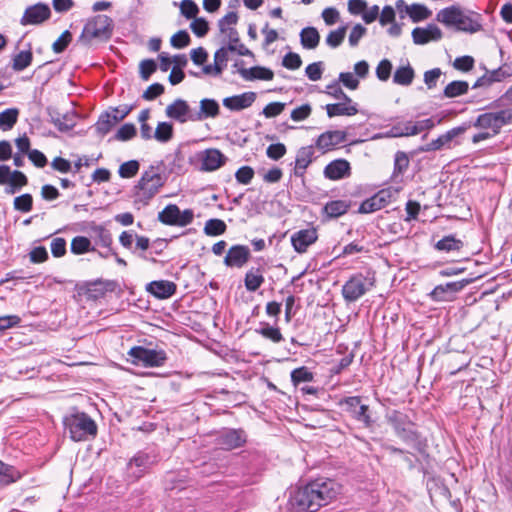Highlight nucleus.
I'll list each match as a JSON object with an SVG mask.
<instances>
[{"label":"nucleus","mask_w":512,"mask_h":512,"mask_svg":"<svg viewBox=\"0 0 512 512\" xmlns=\"http://www.w3.org/2000/svg\"><path fill=\"white\" fill-rule=\"evenodd\" d=\"M136 135V127L134 124L126 123L122 125L115 135V139L127 141Z\"/></svg>","instance_id":"61"},{"label":"nucleus","mask_w":512,"mask_h":512,"mask_svg":"<svg viewBox=\"0 0 512 512\" xmlns=\"http://www.w3.org/2000/svg\"><path fill=\"white\" fill-rule=\"evenodd\" d=\"M300 41L304 48L315 49L320 41V35L316 28L306 27L300 32Z\"/></svg>","instance_id":"31"},{"label":"nucleus","mask_w":512,"mask_h":512,"mask_svg":"<svg viewBox=\"0 0 512 512\" xmlns=\"http://www.w3.org/2000/svg\"><path fill=\"white\" fill-rule=\"evenodd\" d=\"M441 37V30L433 24H429L425 28L416 27L412 31L413 42L417 45H424L430 41H437L440 40Z\"/></svg>","instance_id":"21"},{"label":"nucleus","mask_w":512,"mask_h":512,"mask_svg":"<svg viewBox=\"0 0 512 512\" xmlns=\"http://www.w3.org/2000/svg\"><path fill=\"white\" fill-rule=\"evenodd\" d=\"M350 164L345 159L330 162L324 169V175L330 180H339L350 175Z\"/></svg>","instance_id":"23"},{"label":"nucleus","mask_w":512,"mask_h":512,"mask_svg":"<svg viewBox=\"0 0 512 512\" xmlns=\"http://www.w3.org/2000/svg\"><path fill=\"white\" fill-rule=\"evenodd\" d=\"M287 152L286 146L283 143L271 144L266 149V155L272 160H279Z\"/></svg>","instance_id":"60"},{"label":"nucleus","mask_w":512,"mask_h":512,"mask_svg":"<svg viewBox=\"0 0 512 512\" xmlns=\"http://www.w3.org/2000/svg\"><path fill=\"white\" fill-rule=\"evenodd\" d=\"M163 184V177L155 167L151 166L142 174L136 186L137 195L141 200L148 201L158 193Z\"/></svg>","instance_id":"6"},{"label":"nucleus","mask_w":512,"mask_h":512,"mask_svg":"<svg viewBox=\"0 0 512 512\" xmlns=\"http://www.w3.org/2000/svg\"><path fill=\"white\" fill-rule=\"evenodd\" d=\"M146 290L159 299L171 297L176 291V285L167 280H159L150 282Z\"/></svg>","instance_id":"27"},{"label":"nucleus","mask_w":512,"mask_h":512,"mask_svg":"<svg viewBox=\"0 0 512 512\" xmlns=\"http://www.w3.org/2000/svg\"><path fill=\"white\" fill-rule=\"evenodd\" d=\"M190 29L196 36L203 37L209 30L208 22L204 18H194L190 23Z\"/></svg>","instance_id":"63"},{"label":"nucleus","mask_w":512,"mask_h":512,"mask_svg":"<svg viewBox=\"0 0 512 512\" xmlns=\"http://www.w3.org/2000/svg\"><path fill=\"white\" fill-rule=\"evenodd\" d=\"M180 12L187 19L196 18L199 8L192 0H182L180 3Z\"/></svg>","instance_id":"55"},{"label":"nucleus","mask_w":512,"mask_h":512,"mask_svg":"<svg viewBox=\"0 0 512 512\" xmlns=\"http://www.w3.org/2000/svg\"><path fill=\"white\" fill-rule=\"evenodd\" d=\"M469 85L466 81H452L444 89V96L454 98L466 94Z\"/></svg>","instance_id":"40"},{"label":"nucleus","mask_w":512,"mask_h":512,"mask_svg":"<svg viewBox=\"0 0 512 512\" xmlns=\"http://www.w3.org/2000/svg\"><path fill=\"white\" fill-rule=\"evenodd\" d=\"M326 112L329 118L335 116H353L358 113L357 104L342 100V102L327 104Z\"/></svg>","instance_id":"28"},{"label":"nucleus","mask_w":512,"mask_h":512,"mask_svg":"<svg viewBox=\"0 0 512 512\" xmlns=\"http://www.w3.org/2000/svg\"><path fill=\"white\" fill-rule=\"evenodd\" d=\"M375 286L373 275L354 274L342 287V296L346 302H355Z\"/></svg>","instance_id":"5"},{"label":"nucleus","mask_w":512,"mask_h":512,"mask_svg":"<svg viewBox=\"0 0 512 512\" xmlns=\"http://www.w3.org/2000/svg\"><path fill=\"white\" fill-rule=\"evenodd\" d=\"M220 113V106L214 99L204 98L199 103V111L194 113L195 121H202L207 118H216Z\"/></svg>","instance_id":"26"},{"label":"nucleus","mask_w":512,"mask_h":512,"mask_svg":"<svg viewBox=\"0 0 512 512\" xmlns=\"http://www.w3.org/2000/svg\"><path fill=\"white\" fill-rule=\"evenodd\" d=\"M391 71V62L388 59H383L376 67V76L380 81H387L390 78Z\"/></svg>","instance_id":"59"},{"label":"nucleus","mask_w":512,"mask_h":512,"mask_svg":"<svg viewBox=\"0 0 512 512\" xmlns=\"http://www.w3.org/2000/svg\"><path fill=\"white\" fill-rule=\"evenodd\" d=\"M409 157L403 151H398L395 154L394 158V171L393 177L396 178L399 175H402L409 167Z\"/></svg>","instance_id":"47"},{"label":"nucleus","mask_w":512,"mask_h":512,"mask_svg":"<svg viewBox=\"0 0 512 512\" xmlns=\"http://www.w3.org/2000/svg\"><path fill=\"white\" fill-rule=\"evenodd\" d=\"M256 332L273 343H279L283 340L282 333L277 327H272L268 323H261V327Z\"/></svg>","instance_id":"43"},{"label":"nucleus","mask_w":512,"mask_h":512,"mask_svg":"<svg viewBox=\"0 0 512 512\" xmlns=\"http://www.w3.org/2000/svg\"><path fill=\"white\" fill-rule=\"evenodd\" d=\"M238 73L246 81L264 80L271 81L274 78V72L263 66H254L251 68H239Z\"/></svg>","instance_id":"24"},{"label":"nucleus","mask_w":512,"mask_h":512,"mask_svg":"<svg viewBox=\"0 0 512 512\" xmlns=\"http://www.w3.org/2000/svg\"><path fill=\"white\" fill-rule=\"evenodd\" d=\"M65 429L73 441H85L89 436H96L97 425L86 413H74L64 418Z\"/></svg>","instance_id":"3"},{"label":"nucleus","mask_w":512,"mask_h":512,"mask_svg":"<svg viewBox=\"0 0 512 512\" xmlns=\"http://www.w3.org/2000/svg\"><path fill=\"white\" fill-rule=\"evenodd\" d=\"M314 155L312 146L301 147L296 155L294 175L302 178L307 167L311 164Z\"/></svg>","instance_id":"25"},{"label":"nucleus","mask_w":512,"mask_h":512,"mask_svg":"<svg viewBox=\"0 0 512 512\" xmlns=\"http://www.w3.org/2000/svg\"><path fill=\"white\" fill-rule=\"evenodd\" d=\"M165 114L168 118L176 120L179 123H186L187 121L195 122L189 104L183 99H176L169 104L165 109Z\"/></svg>","instance_id":"11"},{"label":"nucleus","mask_w":512,"mask_h":512,"mask_svg":"<svg viewBox=\"0 0 512 512\" xmlns=\"http://www.w3.org/2000/svg\"><path fill=\"white\" fill-rule=\"evenodd\" d=\"M349 206L345 201H330L324 206V212L331 218H337L344 215Z\"/></svg>","instance_id":"39"},{"label":"nucleus","mask_w":512,"mask_h":512,"mask_svg":"<svg viewBox=\"0 0 512 512\" xmlns=\"http://www.w3.org/2000/svg\"><path fill=\"white\" fill-rule=\"evenodd\" d=\"M72 40V34L65 30L60 37L53 43L52 49L55 53L63 52Z\"/></svg>","instance_id":"64"},{"label":"nucleus","mask_w":512,"mask_h":512,"mask_svg":"<svg viewBox=\"0 0 512 512\" xmlns=\"http://www.w3.org/2000/svg\"><path fill=\"white\" fill-rule=\"evenodd\" d=\"M178 216L179 207L175 204H169L161 212H159L158 219L163 224L177 226Z\"/></svg>","instance_id":"34"},{"label":"nucleus","mask_w":512,"mask_h":512,"mask_svg":"<svg viewBox=\"0 0 512 512\" xmlns=\"http://www.w3.org/2000/svg\"><path fill=\"white\" fill-rule=\"evenodd\" d=\"M91 249V242L87 237L76 236L71 241V252L79 255L88 252Z\"/></svg>","instance_id":"49"},{"label":"nucleus","mask_w":512,"mask_h":512,"mask_svg":"<svg viewBox=\"0 0 512 512\" xmlns=\"http://www.w3.org/2000/svg\"><path fill=\"white\" fill-rule=\"evenodd\" d=\"M118 123L117 117L113 116L110 111L102 113L96 123V131L100 135H106Z\"/></svg>","instance_id":"33"},{"label":"nucleus","mask_w":512,"mask_h":512,"mask_svg":"<svg viewBox=\"0 0 512 512\" xmlns=\"http://www.w3.org/2000/svg\"><path fill=\"white\" fill-rule=\"evenodd\" d=\"M149 465V456L145 453L136 454L129 462V467L132 469L133 466L139 468V473L135 474L136 477H140L143 471Z\"/></svg>","instance_id":"57"},{"label":"nucleus","mask_w":512,"mask_h":512,"mask_svg":"<svg viewBox=\"0 0 512 512\" xmlns=\"http://www.w3.org/2000/svg\"><path fill=\"white\" fill-rule=\"evenodd\" d=\"M341 487L331 479H316L299 487L290 496V504L297 512H317L340 494Z\"/></svg>","instance_id":"1"},{"label":"nucleus","mask_w":512,"mask_h":512,"mask_svg":"<svg viewBox=\"0 0 512 512\" xmlns=\"http://www.w3.org/2000/svg\"><path fill=\"white\" fill-rule=\"evenodd\" d=\"M463 247V242L456 239L452 235L445 236L435 244V248L439 251H459Z\"/></svg>","instance_id":"37"},{"label":"nucleus","mask_w":512,"mask_h":512,"mask_svg":"<svg viewBox=\"0 0 512 512\" xmlns=\"http://www.w3.org/2000/svg\"><path fill=\"white\" fill-rule=\"evenodd\" d=\"M313 379V373L305 366L296 368L291 372V381L294 386H297L300 383L311 382Z\"/></svg>","instance_id":"44"},{"label":"nucleus","mask_w":512,"mask_h":512,"mask_svg":"<svg viewBox=\"0 0 512 512\" xmlns=\"http://www.w3.org/2000/svg\"><path fill=\"white\" fill-rule=\"evenodd\" d=\"M505 80L504 76H503V71H500V69H495V70H492L488 73H486L484 76H482L481 78H479L473 85V88H478V87H486V86H490L492 83L494 82H501Z\"/></svg>","instance_id":"41"},{"label":"nucleus","mask_w":512,"mask_h":512,"mask_svg":"<svg viewBox=\"0 0 512 512\" xmlns=\"http://www.w3.org/2000/svg\"><path fill=\"white\" fill-rule=\"evenodd\" d=\"M470 283V280H461L455 282H448L446 284L437 285L431 292V296L434 300L445 301L449 299L448 295H453L461 291L466 285Z\"/></svg>","instance_id":"19"},{"label":"nucleus","mask_w":512,"mask_h":512,"mask_svg":"<svg viewBox=\"0 0 512 512\" xmlns=\"http://www.w3.org/2000/svg\"><path fill=\"white\" fill-rule=\"evenodd\" d=\"M22 476L23 473L21 471L0 460V487L14 483L21 479Z\"/></svg>","instance_id":"30"},{"label":"nucleus","mask_w":512,"mask_h":512,"mask_svg":"<svg viewBox=\"0 0 512 512\" xmlns=\"http://www.w3.org/2000/svg\"><path fill=\"white\" fill-rule=\"evenodd\" d=\"M50 8L44 4H36L28 7L21 18L22 25L40 24L50 17Z\"/></svg>","instance_id":"14"},{"label":"nucleus","mask_w":512,"mask_h":512,"mask_svg":"<svg viewBox=\"0 0 512 512\" xmlns=\"http://www.w3.org/2000/svg\"><path fill=\"white\" fill-rule=\"evenodd\" d=\"M19 110L9 108L0 112V129L2 131L11 130L18 120Z\"/></svg>","instance_id":"35"},{"label":"nucleus","mask_w":512,"mask_h":512,"mask_svg":"<svg viewBox=\"0 0 512 512\" xmlns=\"http://www.w3.org/2000/svg\"><path fill=\"white\" fill-rule=\"evenodd\" d=\"M13 205L15 210L27 213L32 210L33 197L29 193L22 194L14 199Z\"/></svg>","instance_id":"50"},{"label":"nucleus","mask_w":512,"mask_h":512,"mask_svg":"<svg viewBox=\"0 0 512 512\" xmlns=\"http://www.w3.org/2000/svg\"><path fill=\"white\" fill-rule=\"evenodd\" d=\"M190 36L187 31L180 30L172 35L170 39V44L172 47L177 49H182L190 44Z\"/></svg>","instance_id":"56"},{"label":"nucleus","mask_w":512,"mask_h":512,"mask_svg":"<svg viewBox=\"0 0 512 512\" xmlns=\"http://www.w3.org/2000/svg\"><path fill=\"white\" fill-rule=\"evenodd\" d=\"M396 8L400 14H407L413 22H420L427 19L431 12L422 4L407 5L403 0L396 2ZM403 17V15H401Z\"/></svg>","instance_id":"16"},{"label":"nucleus","mask_w":512,"mask_h":512,"mask_svg":"<svg viewBox=\"0 0 512 512\" xmlns=\"http://www.w3.org/2000/svg\"><path fill=\"white\" fill-rule=\"evenodd\" d=\"M51 122L55 125V127L58 128L59 131L67 132L71 130L74 126V123L72 121V118L69 117V115H63L60 114L52 115L51 116Z\"/></svg>","instance_id":"53"},{"label":"nucleus","mask_w":512,"mask_h":512,"mask_svg":"<svg viewBox=\"0 0 512 512\" xmlns=\"http://www.w3.org/2000/svg\"><path fill=\"white\" fill-rule=\"evenodd\" d=\"M412 121L400 122L392 126L389 131L391 137H407L412 136Z\"/></svg>","instance_id":"54"},{"label":"nucleus","mask_w":512,"mask_h":512,"mask_svg":"<svg viewBox=\"0 0 512 512\" xmlns=\"http://www.w3.org/2000/svg\"><path fill=\"white\" fill-rule=\"evenodd\" d=\"M32 58L31 51H21L14 56L12 68L15 71H23L31 64Z\"/></svg>","instance_id":"48"},{"label":"nucleus","mask_w":512,"mask_h":512,"mask_svg":"<svg viewBox=\"0 0 512 512\" xmlns=\"http://www.w3.org/2000/svg\"><path fill=\"white\" fill-rule=\"evenodd\" d=\"M201 161V170L206 172L215 171L226 163V156L218 149L209 148L198 154Z\"/></svg>","instance_id":"10"},{"label":"nucleus","mask_w":512,"mask_h":512,"mask_svg":"<svg viewBox=\"0 0 512 512\" xmlns=\"http://www.w3.org/2000/svg\"><path fill=\"white\" fill-rule=\"evenodd\" d=\"M317 239V230L312 227L293 233L291 236V244L296 252L305 253L308 247L315 243Z\"/></svg>","instance_id":"12"},{"label":"nucleus","mask_w":512,"mask_h":512,"mask_svg":"<svg viewBox=\"0 0 512 512\" xmlns=\"http://www.w3.org/2000/svg\"><path fill=\"white\" fill-rule=\"evenodd\" d=\"M245 287L250 292H255L264 282V277L259 269H251L245 275Z\"/></svg>","instance_id":"36"},{"label":"nucleus","mask_w":512,"mask_h":512,"mask_svg":"<svg viewBox=\"0 0 512 512\" xmlns=\"http://www.w3.org/2000/svg\"><path fill=\"white\" fill-rule=\"evenodd\" d=\"M346 35V27H340L331 31L326 37V44L331 48H337L341 45Z\"/></svg>","instance_id":"52"},{"label":"nucleus","mask_w":512,"mask_h":512,"mask_svg":"<svg viewBox=\"0 0 512 512\" xmlns=\"http://www.w3.org/2000/svg\"><path fill=\"white\" fill-rule=\"evenodd\" d=\"M496 107L499 108L496 112L500 127L512 125V105L500 103V98L496 102Z\"/></svg>","instance_id":"42"},{"label":"nucleus","mask_w":512,"mask_h":512,"mask_svg":"<svg viewBox=\"0 0 512 512\" xmlns=\"http://www.w3.org/2000/svg\"><path fill=\"white\" fill-rule=\"evenodd\" d=\"M339 406L343 407L344 411L349 413L353 419L362 422L365 427L372 426L373 420L369 414V406L361 404V397H345L339 401Z\"/></svg>","instance_id":"9"},{"label":"nucleus","mask_w":512,"mask_h":512,"mask_svg":"<svg viewBox=\"0 0 512 512\" xmlns=\"http://www.w3.org/2000/svg\"><path fill=\"white\" fill-rule=\"evenodd\" d=\"M386 418L388 423L394 428L396 435L403 441L413 442L417 439L414 424L407 414L392 410L386 415Z\"/></svg>","instance_id":"7"},{"label":"nucleus","mask_w":512,"mask_h":512,"mask_svg":"<svg viewBox=\"0 0 512 512\" xmlns=\"http://www.w3.org/2000/svg\"><path fill=\"white\" fill-rule=\"evenodd\" d=\"M253 177L254 170L250 166H242L235 173L236 180L243 185L249 184Z\"/></svg>","instance_id":"62"},{"label":"nucleus","mask_w":512,"mask_h":512,"mask_svg":"<svg viewBox=\"0 0 512 512\" xmlns=\"http://www.w3.org/2000/svg\"><path fill=\"white\" fill-rule=\"evenodd\" d=\"M255 100V92H244L239 95L224 98L223 105L231 111H241L250 107L255 102Z\"/></svg>","instance_id":"18"},{"label":"nucleus","mask_w":512,"mask_h":512,"mask_svg":"<svg viewBox=\"0 0 512 512\" xmlns=\"http://www.w3.org/2000/svg\"><path fill=\"white\" fill-rule=\"evenodd\" d=\"M250 257V250L244 245H234L230 247L225 258L224 264L228 267H242Z\"/></svg>","instance_id":"15"},{"label":"nucleus","mask_w":512,"mask_h":512,"mask_svg":"<svg viewBox=\"0 0 512 512\" xmlns=\"http://www.w3.org/2000/svg\"><path fill=\"white\" fill-rule=\"evenodd\" d=\"M27 183H28V179H27L26 175L19 170H14L12 172L9 185L5 189V192L7 194H14L20 188H22L23 186H26Z\"/></svg>","instance_id":"38"},{"label":"nucleus","mask_w":512,"mask_h":512,"mask_svg":"<svg viewBox=\"0 0 512 512\" xmlns=\"http://www.w3.org/2000/svg\"><path fill=\"white\" fill-rule=\"evenodd\" d=\"M414 76V69L409 64L400 66L393 75V82L398 85L408 86L412 83Z\"/></svg>","instance_id":"32"},{"label":"nucleus","mask_w":512,"mask_h":512,"mask_svg":"<svg viewBox=\"0 0 512 512\" xmlns=\"http://www.w3.org/2000/svg\"><path fill=\"white\" fill-rule=\"evenodd\" d=\"M128 355L133 359L134 364L141 363L145 367H160L167 360L164 350L148 349L142 346L132 347Z\"/></svg>","instance_id":"8"},{"label":"nucleus","mask_w":512,"mask_h":512,"mask_svg":"<svg viewBox=\"0 0 512 512\" xmlns=\"http://www.w3.org/2000/svg\"><path fill=\"white\" fill-rule=\"evenodd\" d=\"M465 131V128L463 127H456L453 128L446 133L440 135L437 139L431 141L430 143L426 144L425 146H422L420 148V151L422 152H430V151H437L442 149L443 147L450 144V142L457 137L458 135L462 134Z\"/></svg>","instance_id":"22"},{"label":"nucleus","mask_w":512,"mask_h":512,"mask_svg":"<svg viewBox=\"0 0 512 512\" xmlns=\"http://www.w3.org/2000/svg\"><path fill=\"white\" fill-rule=\"evenodd\" d=\"M226 224L221 219H209L205 223L204 232L206 235L209 236H219L225 233L226 231Z\"/></svg>","instance_id":"46"},{"label":"nucleus","mask_w":512,"mask_h":512,"mask_svg":"<svg viewBox=\"0 0 512 512\" xmlns=\"http://www.w3.org/2000/svg\"><path fill=\"white\" fill-rule=\"evenodd\" d=\"M436 19L446 26L457 30L474 33L481 29L479 21L458 6H450L440 10Z\"/></svg>","instance_id":"2"},{"label":"nucleus","mask_w":512,"mask_h":512,"mask_svg":"<svg viewBox=\"0 0 512 512\" xmlns=\"http://www.w3.org/2000/svg\"><path fill=\"white\" fill-rule=\"evenodd\" d=\"M346 132L340 130L326 131L319 135L315 142V146L322 152L332 150L335 146L345 142Z\"/></svg>","instance_id":"13"},{"label":"nucleus","mask_w":512,"mask_h":512,"mask_svg":"<svg viewBox=\"0 0 512 512\" xmlns=\"http://www.w3.org/2000/svg\"><path fill=\"white\" fill-rule=\"evenodd\" d=\"M153 136L159 142H168L173 136L172 124L169 122H159Z\"/></svg>","instance_id":"45"},{"label":"nucleus","mask_w":512,"mask_h":512,"mask_svg":"<svg viewBox=\"0 0 512 512\" xmlns=\"http://www.w3.org/2000/svg\"><path fill=\"white\" fill-rule=\"evenodd\" d=\"M219 445L226 450L241 447L246 442V434L242 429H229L219 437Z\"/></svg>","instance_id":"20"},{"label":"nucleus","mask_w":512,"mask_h":512,"mask_svg":"<svg viewBox=\"0 0 512 512\" xmlns=\"http://www.w3.org/2000/svg\"><path fill=\"white\" fill-rule=\"evenodd\" d=\"M113 31V20L107 15L89 19L83 27L79 42L90 45L93 40H108Z\"/></svg>","instance_id":"4"},{"label":"nucleus","mask_w":512,"mask_h":512,"mask_svg":"<svg viewBox=\"0 0 512 512\" xmlns=\"http://www.w3.org/2000/svg\"><path fill=\"white\" fill-rule=\"evenodd\" d=\"M474 126L482 129H491L493 131V135H497L501 130L495 111L479 115Z\"/></svg>","instance_id":"29"},{"label":"nucleus","mask_w":512,"mask_h":512,"mask_svg":"<svg viewBox=\"0 0 512 512\" xmlns=\"http://www.w3.org/2000/svg\"><path fill=\"white\" fill-rule=\"evenodd\" d=\"M139 167L137 160H130L120 165L118 173L121 178H132L138 173Z\"/></svg>","instance_id":"51"},{"label":"nucleus","mask_w":512,"mask_h":512,"mask_svg":"<svg viewBox=\"0 0 512 512\" xmlns=\"http://www.w3.org/2000/svg\"><path fill=\"white\" fill-rule=\"evenodd\" d=\"M282 65L289 70H297L302 65V59L299 54L289 52L283 57Z\"/></svg>","instance_id":"58"},{"label":"nucleus","mask_w":512,"mask_h":512,"mask_svg":"<svg viewBox=\"0 0 512 512\" xmlns=\"http://www.w3.org/2000/svg\"><path fill=\"white\" fill-rule=\"evenodd\" d=\"M390 201V192L387 190H381L372 197L364 200L360 207V213H372L384 208Z\"/></svg>","instance_id":"17"}]
</instances>
